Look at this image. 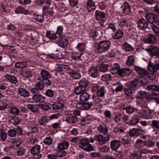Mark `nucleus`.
<instances>
[{
    "instance_id": "1",
    "label": "nucleus",
    "mask_w": 159,
    "mask_h": 159,
    "mask_svg": "<svg viewBox=\"0 0 159 159\" xmlns=\"http://www.w3.org/2000/svg\"><path fill=\"white\" fill-rule=\"evenodd\" d=\"M151 56L150 58L151 60L153 58H159V49L154 45H150L148 46L145 49Z\"/></svg>"
},
{
    "instance_id": "2",
    "label": "nucleus",
    "mask_w": 159,
    "mask_h": 159,
    "mask_svg": "<svg viewBox=\"0 0 159 159\" xmlns=\"http://www.w3.org/2000/svg\"><path fill=\"white\" fill-rule=\"evenodd\" d=\"M80 148L87 151H90L93 150V147L89 144V140L88 138H83L80 142Z\"/></svg>"
},
{
    "instance_id": "3",
    "label": "nucleus",
    "mask_w": 159,
    "mask_h": 159,
    "mask_svg": "<svg viewBox=\"0 0 159 159\" xmlns=\"http://www.w3.org/2000/svg\"><path fill=\"white\" fill-rule=\"evenodd\" d=\"M111 42L109 41H102L99 43L97 48L98 51L102 53L107 50L110 47Z\"/></svg>"
},
{
    "instance_id": "4",
    "label": "nucleus",
    "mask_w": 159,
    "mask_h": 159,
    "mask_svg": "<svg viewBox=\"0 0 159 159\" xmlns=\"http://www.w3.org/2000/svg\"><path fill=\"white\" fill-rule=\"evenodd\" d=\"M95 18L98 22L104 23L105 21L106 15L105 13L99 10H97L95 12Z\"/></svg>"
},
{
    "instance_id": "5",
    "label": "nucleus",
    "mask_w": 159,
    "mask_h": 159,
    "mask_svg": "<svg viewBox=\"0 0 159 159\" xmlns=\"http://www.w3.org/2000/svg\"><path fill=\"white\" fill-rule=\"evenodd\" d=\"M148 70L152 72H155L159 70V59H156L154 63L150 61L148 66Z\"/></svg>"
},
{
    "instance_id": "6",
    "label": "nucleus",
    "mask_w": 159,
    "mask_h": 159,
    "mask_svg": "<svg viewBox=\"0 0 159 159\" xmlns=\"http://www.w3.org/2000/svg\"><path fill=\"white\" fill-rule=\"evenodd\" d=\"M95 141L98 142L100 145H102L106 143L110 140V136L109 135L103 136L101 134H99L96 136L94 137Z\"/></svg>"
},
{
    "instance_id": "7",
    "label": "nucleus",
    "mask_w": 159,
    "mask_h": 159,
    "mask_svg": "<svg viewBox=\"0 0 159 159\" xmlns=\"http://www.w3.org/2000/svg\"><path fill=\"white\" fill-rule=\"evenodd\" d=\"M40 147L37 145L33 146L30 149L31 153L36 158H40L42 157V154L40 153Z\"/></svg>"
},
{
    "instance_id": "8",
    "label": "nucleus",
    "mask_w": 159,
    "mask_h": 159,
    "mask_svg": "<svg viewBox=\"0 0 159 159\" xmlns=\"http://www.w3.org/2000/svg\"><path fill=\"white\" fill-rule=\"evenodd\" d=\"M122 12L126 15L130 14L131 12V6L127 2H124L121 6Z\"/></svg>"
},
{
    "instance_id": "9",
    "label": "nucleus",
    "mask_w": 159,
    "mask_h": 159,
    "mask_svg": "<svg viewBox=\"0 0 159 159\" xmlns=\"http://www.w3.org/2000/svg\"><path fill=\"white\" fill-rule=\"evenodd\" d=\"M93 105L92 102H85L83 103L77 104L76 107L77 108L80 109L82 110H89Z\"/></svg>"
},
{
    "instance_id": "10",
    "label": "nucleus",
    "mask_w": 159,
    "mask_h": 159,
    "mask_svg": "<svg viewBox=\"0 0 159 159\" xmlns=\"http://www.w3.org/2000/svg\"><path fill=\"white\" fill-rule=\"evenodd\" d=\"M63 120L69 124L74 123L78 120V117L72 115L66 116L63 118Z\"/></svg>"
},
{
    "instance_id": "11",
    "label": "nucleus",
    "mask_w": 159,
    "mask_h": 159,
    "mask_svg": "<svg viewBox=\"0 0 159 159\" xmlns=\"http://www.w3.org/2000/svg\"><path fill=\"white\" fill-rule=\"evenodd\" d=\"M157 16L155 14H152L151 13H146L145 16L146 19L148 22L154 25L155 21L157 18Z\"/></svg>"
},
{
    "instance_id": "12",
    "label": "nucleus",
    "mask_w": 159,
    "mask_h": 159,
    "mask_svg": "<svg viewBox=\"0 0 159 159\" xmlns=\"http://www.w3.org/2000/svg\"><path fill=\"white\" fill-rule=\"evenodd\" d=\"M120 145V141L117 140H113L110 143L111 148L113 151H116Z\"/></svg>"
},
{
    "instance_id": "13",
    "label": "nucleus",
    "mask_w": 159,
    "mask_h": 159,
    "mask_svg": "<svg viewBox=\"0 0 159 159\" xmlns=\"http://www.w3.org/2000/svg\"><path fill=\"white\" fill-rule=\"evenodd\" d=\"M69 146V143L66 141H61L57 143V148L60 150H63L67 149Z\"/></svg>"
},
{
    "instance_id": "14",
    "label": "nucleus",
    "mask_w": 159,
    "mask_h": 159,
    "mask_svg": "<svg viewBox=\"0 0 159 159\" xmlns=\"http://www.w3.org/2000/svg\"><path fill=\"white\" fill-rule=\"evenodd\" d=\"M88 72L89 75L93 78H97L99 75L98 70L94 67H90L88 70Z\"/></svg>"
},
{
    "instance_id": "15",
    "label": "nucleus",
    "mask_w": 159,
    "mask_h": 159,
    "mask_svg": "<svg viewBox=\"0 0 159 159\" xmlns=\"http://www.w3.org/2000/svg\"><path fill=\"white\" fill-rule=\"evenodd\" d=\"M50 75L47 71L44 70H42L39 75L38 79L42 81L45 79L50 78Z\"/></svg>"
},
{
    "instance_id": "16",
    "label": "nucleus",
    "mask_w": 159,
    "mask_h": 159,
    "mask_svg": "<svg viewBox=\"0 0 159 159\" xmlns=\"http://www.w3.org/2000/svg\"><path fill=\"white\" fill-rule=\"evenodd\" d=\"M124 35V31L119 30L112 34V37L115 39H120L122 38Z\"/></svg>"
},
{
    "instance_id": "17",
    "label": "nucleus",
    "mask_w": 159,
    "mask_h": 159,
    "mask_svg": "<svg viewBox=\"0 0 159 159\" xmlns=\"http://www.w3.org/2000/svg\"><path fill=\"white\" fill-rule=\"evenodd\" d=\"M144 41L148 43H154L156 42L155 36L152 34L147 35L144 38Z\"/></svg>"
},
{
    "instance_id": "18",
    "label": "nucleus",
    "mask_w": 159,
    "mask_h": 159,
    "mask_svg": "<svg viewBox=\"0 0 159 159\" xmlns=\"http://www.w3.org/2000/svg\"><path fill=\"white\" fill-rule=\"evenodd\" d=\"M58 45L61 47H64L68 44L66 37L64 36H60L58 41Z\"/></svg>"
},
{
    "instance_id": "19",
    "label": "nucleus",
    "mask_w": 159,
    "mask_h": 159,
    "mask_svg": "<svg viewBox=\"0 0 159 159\" xmlns=\"http://www.w3.org/2000/svg\"><path fill=\"white\" fill-rule=\"evenodd\" d=\"M32 99L36 102H42L44 101L45 98L44 97L40 94H36L32 96Z\"/></svg>"
},
{
    "instance_id": "20",
    "label": "nucleus",
    "mask_w": 159,
    "mask_h": 159,
    "mask_svg": "<svg viewBox=\"0 0 159 159\" xmlns=\"http://www.w3.org/2000/svg\"><path fill=\"white\" fill-rule=\"evenodd\" d=\"M131 74V71L128 68H124L120 69L119 71V75L124 77L129 76Z\"/></svg>"
},
{
    "instance_id": "21",
    "label": "nucleus",
    "mask_w": 159,
    "mask_h": 159,
    "mask_svg": "<svg viewBox=\"0 0 159 159\" xmlns=\"http://www.w3.org/2000/svg\"><path fill=\"white\" fill-rule=\"evenodd\" d=\"M86 5L87 9L90 11H93L96 9L95 3L93 0H88Z\"/></svg>"
},
{
    "instance_id": "22",
    "label": "nucleus",
    "mask_w": 159,
    "mask_h": 159,
    "mask_svg": "<svg viewBox=\"0 0 159 159\" xmlns=\"http://www.w3.org/2000/svg\"><path fill=\"white\" fill-rule=\"evenodd\" d=\"M67 74L71 77L75 79H79L81 77V75L80 73L77 71H73L71 69H69Z\"/></svg>"
},
{
    "instance_id": "23",
    "label": "nucleus",
    "mask_w": 159,
    "mask_h": 159,
    "mask_svg": "<svg viewBox=\"0 0 159 159\" xmlns=\"http://www.w3.org/2000/svg\"><path fill=\"white\" fill-rule=\"evenodd\" d=\"M18 91L19 94L23 97H28L30 95L29 91L25 89L22 88H19Z\"/></svg>"
},
{
    "instance_id": "24",
    "label": "nucleus",
    "mask_w": 159,
    "mask_h": 159,
    "mask_svg": "<svg viewBox=\"0 0 159 159\" xmlns=\"http://www.w3.org/2000/svg\"><path fill=\"white\" fill-rule=\"evenodd\" d=\"M134 69L137 73L141 75L146 76L148 75L147 71L140 67L136 66L134 67Z\"/></svg>"
},
{
    "instance_id": "25",
    "label": "nucleus",
    "mask_w": 159,
    "mask_h": 159,
    "mask_svg": "<svg viewBox=\"0 0 159 159\" xmlns=\"http://www.w3.org/2000/svg\"><path fill=\"white\" fill-rule=\"evenodd\" d=\"M120 66L119 64L115 63L111 66L110 72L113 74L117 73L119 74V71L120 70Z\"/></svg>"
},
{
    "instance_id": "26",
    "label": "nucleus",
    "mask_w": 159,
    "mask_h": 159,
    "mask_svg": "<svg viewBox=\"0 0 159 159\" xmlns=\"http://www.w3.org/2000/svg\"><path fill=\"white\" fill-rule=\"evenodd\" d=\"M42 12L45 15L48 16H52L53 13V9L51 8L47 7H43Z\"/></svg>"
},
{
    "instance_id": "27",
    "label": "nucleus",
    "mask_w": 159,
    "mask_h": 159,
    "mask_svg": "<svg viewBox=\"0 0 159 159\" xmlns=\"http://www.w3.org/2000/svg\"><path fill=\"white\" fill-rule=\"evenodd\" d=\"M138 26L141 29L144 30L148 26V23L143 19H139L138 22Z\"/></svg>"
},
{
    "instance_id": "28",
    "label": "nucleus",
    "mask_w": 159,
    "mask_h": 159,
    "mask_svg": "<svg viewBox=\"0 0 159 159\" xmlns=\"http://www.w3.org/2000/svg\"><path fill=\"white\" fill-rule=\"evenodd\" d=\"M83 54V52H78L77 51H73L71 53V57L72 59L75 60H77L80 58Z\"/></svg>"
},
{
    "instance_id": "29",
    "label": "nucleus",
    "mask_w": 159,
    "mask_h": 159,
    "mask_svg": "<svg viewBox=\"0 0 159 159\" xmlns=\"http://www.w3.org/2000/svg\"><path fill=\"white\" fill-rule=\"evenodd\" d=\"M147 95V93L144 91L140 90L138 91L136 94V97L139 99H142L145 98Z\"/></svg>"
},
{
    "instance_id": "30",
    "label": "nucleus",
    "mask_w": 159,
    "mask_h": 159,
    "mask_svg": "<svg viewBox=\"0 0 159 159\" xmlns=\"http://www.w3.org/2000/svg\"><path fill=\"white\" fill-rule=\"evenodd\" d=\"M15 12L17 14L24 13L26 14H30L28 10L24 8L22 6L19 7L15 10Z\"/></svg>"
},
{
    "instance_id": "31",
    "label": "nucleus",
    "mask_w": 159,
    "mask_h": 159,
    "mask_svg": "<svg viewBox=\"0 0 159 159\" xmlns=\"http://www.w3.org/2000/svg\"><path fill=\"white\" fill-rule=\"evenodd\" d=\"M89 97V95L86 92H84L80 94L79 99L81 101L84 102L88 100Z\"/></svg>"
},
{
    "instance_id": "32",
    "label": "nucleus",
    "mask_w": 159,
    "mask_h": 159,
    "mask_svg": "<svg viewBox=\"0 0 159 159\" xmlns=\"http://www.w3.org/2000/svg\"><path fill=\"white\" fill-rule=\"evenodd\" d=\"M5 77L8 81L11 82L14 84H16L17 82L16 77L13 75L8 74L5 75Z\"/></svg>"
},
{
    "instance_id": "33",
    "label": "nucleus",
    "mask_w": 159,
    "mask_h": 159,
    "mask_svg": "<svg viewBox=\"0 0 159 159\" xmlns=\"http://www.w3.org/2000/svg\"><path fill=\"white\" fill-rule=\"evenodd\" d=\"M98 130L100 133H105L108 131V128L106 125L103 123L98 127Z\"/></svg>"
},
{
    "instance_id": "34",
    "label": "nucleus",
    "mask_w": 159,
    "mask_h": 159,
    "mask_svg": "<svg viewBox=\"0 0 159 159\" xmlns=\"http://www.w3.org/2000/svg\"><path fill=\"white\" fill-rule=\"evenodd\" d=\"M145 146V141H143L142 139L137 140L135 143V147L139 149L144 147Z\"/></svg>"
},
{
    "instance_id": "35",
    "label": "nucleus",
    "mask_w": 159,
    "mask_h": 159,
    "mask_svg": "<svg viewBox=\"0 0 159 159\" xmlns=\"http://www.w3.org/2000/svg\"><path fill=\"white\" fill-rule=\"evenodd\" d=\"M27 66V64L25 62L19 61L15 64V67L18 69H22Z\"/></svg>"
},
{
    "instance_id": "36",
    "label": "nucleus",
    "mask_w": 159,
    "mask_h": 159,
    "mask_svg": "<svg viewBox=\"0 0 159 159\" xmlns=\"http://www.w3.org/2000/svg\"><path fill=\"white\" fill-rule=\"evenodd\" d=\"M142 112L143 117L145 118L148 119L152 118V113L149 110H143Z\"/></svg>"
},
{
    "instance_id": "37",
    "label": "nucleus",
    "mask_w": 159,
    "mask_h": 159,
    "mask_svg": "<svg viewBox=\"0 0 159 159\" xmlns=\"http://www.w3.org/2000/svg\"><path fill=\"white\" fill-rule=\"evenodd\" d=\"M129 134L130 136L134 137L139 135V132L137 129L135 128H133L129 131Z\"/></svg>"
},
{
    "instance_id": "38",
    "label": "nucleus",
    "mask_w": 159,
    "mask_h": 159,
    "mask_svg": "<svg viewBox=\"0 0 159 159\" xmlns=\"http://www.w3.org/2000/svg\"><path fill=\"white\" fill-rule=\"evenodd\" d=\"M7 134L4 130L3 129L0 130V137L1 141L4 142L5 141L7 138Z\"/></svg>"
},
{
    "instance_id": "39",
    "label": "nucleus",
    "mask_w": 159,
    "mask_h": 159,
    "mask_svg": "<svg viewBox=\"0 0 159 159\" xmlns=\"http://www.w3.org/2000/svg\"><path fill=\"white\" fill-rule=\"evenodd\" d=\"M56 33H54L52 31H47L46 34V36L50 39H55L57 38Z\"/></svg>"
},
{
    "instance_id": "40",
    "label": "nucleus",
    "mask_w": 159,
    "mask_h": 159,
    "mask_svg": "<svg viewBox=\"0 0 159 159\" xmlns=\"http://www.w3.org/2000/svg\"><path fill=\"white\" fill-rule=\"evenodd\" d=\"M89 84V82L87 80L83 79L80 81L79 82V86L84 88L86 89V88Z\"/></svg>"
},
{
    "instance_id": "41",
    "label": "nucleus",
    "mask_w": 159,
    "mask_h": 159,
    "mask_svg": "<svg viewBox=\"0 0 159 159\" xmlns=\"http://www.w3.org/2000/svg\"><path fill=\"white\" fill-rule=\"evenodd\" d=\"M108 66L107 64H101L99 67V70L102 72H106L108 70Z\"/></svg>"
},
{
    "instance_id": "42",
    "label": "nucleus",
    "mask_w": 159,
    "mask_h": 159,
    "mask_svg": "<svg viewBox=\"0 0 159 159\" xmlns=\"http://www.w3.org/2000/svg\"><path fill=\"white\" fill-rule=\"evenodd\" d=\"M27 108L33 112H36L38 110L37 105L33 104H28L27 106Z\"/></svg>"
},
{
    "instance_id": "43",
    "label": "nucleus",
    "mask_w": 159,
    "mask_h": 159,
    "mask_svg": "<svg viewBox=\"0 0 159 159\" xmlns=\"http://www.w3.org/2000/svg\"><path fill=\"white\" fill-rule=\"evenodd\" d=\"M123 109L125 110L126 112L129 114L132 113L134 111V107L131 106H128L126 107H124Z\"/></svg>"
},
{
    "instance_id": "44",
    "label": "nucleus",
    "mask_w": 159,
    "mask_h": 159,
    "mask_svg": "<svg viewBox=\"0 0 159 159\" xmlns=\"http://www.w3.org/2000/svg\"><path fill=\"white\" fill-rule=\"evenodd\" d=\"M10 111L11 113L14 116L18 115L20 112L19 109L15 106L11 107Z\"/></svg>"
},
{
    "instance_id": "45",
    "label": "nucleus",
    "mask_w": 159,
    "mask_h": 159,
    "mask_svg": "<svg viewBox=\"0 0 159 159\" xmlns=\"http://www.w3.org/2000/svg\"><path fill=\"white\" fill-rule=\"evenodd\" d=\"M136 78L138 79V82H140L143 85H145L148 82V80L147 78L145 77H138Z\"/></svg>"
},
{
    "instance_id": "46",
    "label": "nucleus",
    "mask_w": 159,
    "mask_h": 159,
    "mask_svg": "<svg viewBox=\"0 0 159 159\" xmlns=\"http://www.w3.org/2000/svg\"><path fill=\"white\" fill-rule=\"evenodd\" d=\"M99 151L102 152H109L110 151V148L108 146L105 145L99 148Z\"/></svg>"
},
{
    "instance_id": "47",
    "label": "nucleus",
    "mask_w": 159,
    "mask_h": 159,
    "mask_svg": "<svg viewBox=\"0 0 159 159\" xmlns=\"http://www.w3.org/2000/svg\"><path fill=\"white\" fill-rule=\"evenodd\" d=\"M138 81V79L136 78L132 80L129 84V87L132 89H135L137 87Z\"/></svg>"
},
{
    "instance_id": "48",
    "label": "nucleus",
    "mask_w": 159,
    "mask_h": 159,
    "mask_svg": "<svg viewBox=\"0 0 159 159\" xmlns=\"http://www.w3.org/2000/svg\"><path fill=\"white\" fill-rule=\"evenodd\" d=\"M117 23L118 26L119 27L122 28L126 25L127 21L125 20L124 19H122L120 20Z\"/></svg>"
},
{
    "instance_id": "49",
    "label": "nucleus",
    "mask_w": 159,
    "mask_h": 159,
    "mask_svg": "<svg viewBox=\"0 0 159 159\" xmlns=\"http://www.w3.org/2000/svg\"><path fill=\"white\" fill-rule=\"evenodd\" d=\"M85 90V89L84 88L79 86L76 88L75 92L76 94H81V93L84 92Z\"/></svg>"
},
{
    "instance_id": "50",
    "label": "nucleus",
    "mask_w": 159,
    "mask_h": 159,
    "mask_svg": "<svg viewBox=\"0 0 159 159\" xmlns=\"http://www.w3.org/2000/svg\"><path fill=\"white\" fill-rule=\"evenodd\" d=\"M139 122V120L136 118L131 117L129 119V121L128 124L132 125H135Z\"/></svg>"
},
{
    "instance_id": "51",
    "label": "nucleus",
    "mask_w": 159,
    "mask_h": 159,
    "mask_svg": "<svg viewBox=\"0 0 159 159\" xmlns=\"http://www.w3.org/2000/svg\"><path fill=\"white\" fill-rule=\"evenodd\" d=\"M147 88L148 90L151 91L158 92L159 91V88L157 86L154 85H150L147 86Z\"/></svg>"
},
{
    "instance_id": "52",
    "label": "nucleus",
    "mask_w": 159,
    "mask_h": 159,
    "mask_svg": "<svg viewBox=\"0 0 159 159\" xmlns=\"http://www.w3.org/2000/svg\"><path fill=\"white\" fill-rule=\"evenodd\" d=\"M134 62V59L132 56H129L126 60V64L128 66L132 65Z\"/></svg>"
},
{
    "instance_id": "53",
    "label": "nucleus",
    "mask_w": 159,
    "mask_h": 159,
    "mask_svg": "<svg viewBox=\"0 0 159 159\" xmlns=\"http://www.w3.org/2000/svg\"><path fill=\"white\" fill-rule=\"evenodd\" d=\"M123 48L126 52H130L133 50V48L128 43H125L123 45Z\"/></svg>"
},
{
    "instance_id": "54",
    "label": "nucleus",
    "mask_w": 159,
    "mask_h": 159,
    "mask_svg": "<svg viewBox=\"0 0 159 159\" xmlns=\"http://www.w3.org/2000/svg\"><path fill=\"white\" fill-rule=\"evenodd\" d=\"M111 79V75L109 74H105L102 76L101 79L104 81L110 80Z\"/></svg>"
},
{
    "instance_id": "55",
    "label": "nucleus",
    "mask_w": 159,
    "mask_h": 159,
    "mask_svg": "<svg viewBox=\"0 0 159 159\" xmlns=\"http://www.w3.org/2000/svg\"><path fill=\"white\" fill-rule=\"evenodd\" d=\"M105 93V91L104 87H102L98 91L97 95L98 97H103Z\"/></svg>"
},
{
    "instance_id": "56",
    "label": "nucleus",
    "mask_w": 159,
    "mask_h": 159,
    "mask_svg": "<svg viewBox=\"0 0 159 159\" xmlns=\"http://www.w3.org/2000/svg\"><path fill=\"white\" fill-rule=\"evenodd\" d=\"M39 108L44 111L48 110L50 108L49 104L48 103H44L39 105Z\"/></svg>"
},
{
    "instance_id": "57",
    "label": "nucleus",
    "mask_w": 159,
    "mask_h": 159,
    "mask_svg": "<svg viewBox=\"0 0 159 159\" xmlns=\"http://www.w3.org/2000/svg\"><path fill=\"white\" fill-rule=\"evenodd\" d=\"M76 48L79 52H82L85 48V44L84 43H79L76 46Z\"/></svg>"
},
{
    "instance_id": "58",
    "label": "nucleus",
    "mask_w": 159,
    "mask_h": 159,
    "mask_svg": "<svg viewBox=\"0 0 159 159\" xmlns=\"http://www.w3.org/2000/svg\"><path fill=\"white\" fill-rule=\"evenodd\" d=\"M158 97V95L157 93H152L148 95L147 98L149 100L152 99L155 100Z\"/></svg>"
},
{
    "instance_id": "59",
    "label": "nucleus",
    "mask_w": 159,
    "mask_h": 159,
    "mask_svg": "<svg viewBox=\"0 0 159 159\" xmlns=\"http://www.w3.org/2000/svg\"><path fill=\"white\" fill-rule=\"evenodd\" d=\"M124 90L125 93L128 97H130L133 95L132 91L129 88H125Z\"/></svg>"
},
{
    "instance_id": "60",
    "label": "nucleus",
    "mask_w": 159,
    "mask_h": 159,
    "mask_svg": "<svg viewBox=\"0 0 159 159\" xmlns=\"http://www.w3.org/2000/svg\"><path fill=\"white\" fill-rule=\"evenodd\" d=\"M52 108L53 109L56 110L61 108L63 106V104L59 103H54L52 104Z\"/></svg>"
},
{
    "instance_id": "61",
    "label": "nucleus",
    "mask_w": 159,
    "mask_h": 159,
    "mask_svg": "<svg viewBox=\"0 0 159 159\" xmlns=\"http://www.w3.org/2000/svg\"><path fill=\"white\" fill-rule=\"evenodd\" d=\"M52 141L53 140L52 138L47 137L44 139V143L45 144L50 145L52 144Z\"/></svg>"
},
{
    "instance_id": "62",
    "label": "nucleus",
    "mask_w": 159,
    "mask_h": 159,
    "mask_svg": "<svg viewBox=\"0 0 159 159\" xmlns=\"http://www.w3.org/2000/svg\"><path fill=\"white\" fill-rule=\"evenodd\" d=\"M91 121V120L90 117H86L82 120L81 123L83 125H86L90 123Z\"/></svg>"
},
{
    "instance_id": "63",
    "label": "nucleus",
    "mask_w": 159,
    "mask_h": 159,
    "mask_svg": "<svg viewBox=\"0 0 159 159\" xmlns=\"http://www.w3.org/2000/svg\"><path fill=\"white\" fill-rule=\"evenodd\" d=\"M64 66L63 65L56 64L54 70L55 71L61 72Z\"/></svg>"
},
{
    "instance_id": "64",
    "label": "nucleus",
    "mask_w": 159,
    "mask_h": 159,
    "mask_svg": "<svg viewBox=\"0 0 159 159\" xmlns=\"http://www.w3.org/2000/svg\"><path fill=\"white\" fill-rule=\"evenodd\" d=\"M152 127L156 129H159V121L153 120L152 122Z\"/></svg>"
}]
</instances>
